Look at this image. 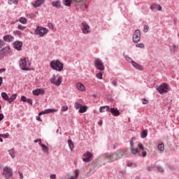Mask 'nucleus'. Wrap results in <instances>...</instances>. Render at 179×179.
<instances>
[{
  "label": "nucleus",
  "instance_id": "53",
  "mask_svg": "<svg viewBox=\"0 0 179 179\" xmlns=\"http://www.w3.org/2000/svg\"><path fill=\"white\" fill-rule=\"evenodd\" d=\"M3 44H4L3 41H0V48H1Z\"/></svg>",
  "mask_w": 179,
  "mask_h": 179
},
{
  "label": "nucleus",
  "instance_id": "10",
  "mask_svg": "<svg viewBox=\"0 0 179 179\" xmlns=\"http://www.w3.org/2000/svg\"><path fill=\"white\" fill-rule=\"evenodd\" d=\"M134 43H139L141 41V31L136 29L133 34Z\"/></svg>",
  "mask_w": 179,
  "mask_h": 179
},
{
  "label": "nucleus",
  "instance_id": "20",
  "mask_svg": "<svg viewBox=\"0 0 179 179\" xmlns=\"http://www.w3.org/2000/svg\"><path fill=\"white\" fill-rule=\"evenodd\" d=\"M44 1L45 0H36L35 1V3L33 5L34 8H38L41 6V5H43V3H44Z\"/></svg>",
  "mask_w": 179,
  "mask_h": 179
},
{
  "label": "nucleus",
  "instance_id": "12",
  "mask_svg": "<svg viewBox=\"0 0 179 179\" xmlns=\"http://www.w3.org/2000/svg\"><path fill=\"white\" fill-rule=\"evenodd\" d=\"M92 157H93V155L90 153V152H87L84 154V158L83 160V162H85V163H89V162H92Z\"/></svg>",
  "mask_w": 179,
  "mask_h": 179
},
{
  "label": "nucleus",
  "instance_id": "44",
  "mask_svg": "<svg viewBox=\"0 0 179 179\" xmlns=\"http://www.w3.org/2000/svg\"><path fill=\"white\" fill-rule=\"evenodd\" d=\"M156 8H157V4H153L150 6L151 10H154Z\"/></svg>",
  "mask_w": 179,
  "mask_h": 179
},
{
  "label": "nucleus",
  "instance_id": "13",
  "mask_svg": "<svg viewBox=\"0 0 179 179\" xmlns=\"http://www.w3.org/2000/svg\"><path fill=\"white\" fill-rule=\"evenodd\" d=\"M0 54H3V55H8L10 54V46H6L1 51Z\"/></svg>",
  "mask_w": 179,
  "mask_h": 179
},
{
  "label": "nucleus",
  "instance_id": "58",
  "mask_svg": "<svg viewBox=\"0 0 179 179\" xmlns=\"http://www.w3.org/2000/svg\"><path fill=\"white\" fill-rule=\"evenodd\" d=\"M132 162H128L127 163V166H129V167H131V166H132Z\"/></svg>",
  "mask_w": 179,
  "mask_h": 179
},
{
  "label": "nucleus",
  "instance_id": "60",
  "mask_svg": "<svg viewBox=\"0 0 179 179\" xmlns=\"http://www.w3.org/2000/svg\"><path fill=\"white\" fill-rule=\"evenodd\" d=\"M130 145H131V148H134V141H131Z\"/></svg>",
  "mask_w": 179,
  "mask_h": 179
},
{
  "label": "nucleus",
  "instance_id": "8",
  "mask_svg": "<svg viewBox=\"0 0 179 179\" xmlns=\"http://www.w3.org/2000/svg\"><path fill=\"white\" fill-rule=\"evenodd\" d=\"M94 65L95 68L99 69V71H104V69H106V67H104V64H103V62H101V59H96L94 60Z\"/></svg>",
  "mask_w": 179,
  "mask_h": 179
},
{
  "label": "nucleus",
  "instance_id": "46",
  "mask_svg": "<svg viewBox=\"0 0 179 179\" xmlns=\"http://www.w3.org/2000/svg\"><path fill=\"white\" fill-rule=\"evenodd\" d=\"M26 103H28L29 104H33V100L27 99Z\"/></svg>",
  "mask_w": 179,
  "mask_h": 179
},
{
  "label": "nucleus",
  "instance_id": "39",
  "mask_svg": "<svg viewBox=\"0 0 179 179\" xmlns=\"http://www.w3.org/2000/svg\"><path fill=\"white\" fill-rule=\"evenodd\" d=\"M138 148H139L140 150H145V148L143 147V145L141 143L138 144Z\"/></svg>",
  "mask_w": 179,
  "mask_h": 179
},
{
  "label": "nucleus",
  "instance_id": "32",
  "mask_svg": "<svg viewBox=\"0 0 179 179\" xmlns=\"http://www.w3.org/2000/svg\"><path fill=\"white\" fill-rule=\"evenodd\" d=\"M81 107H82V104H80L78 102H76L74 103V108H76V110H80Z\"/></svg>",
  "mask_w": 179,
  "mask_h": 179
},
{
  "label": "nucleus",
  "instance_id": "56",
  "mask_svg": "<svg viewBox=\"0 0 179 179\" xmlns=\"http://www.w3.org/2000/svg\"><path fill=\"white\" fill-rule=\"evenodd\" d=\"M153 169V166H148V171H152V169Z\"/></svg>",
  "mask_w": 179,
  "mask_h": 179
},
{
  "label": "nucleus",
  "instance_id": "15",
  "mask_svg": "<svg viewBox=\"0 0 179 179\" xmlns=\"http://www.w3.org/2000/svg\"><path fill=\"white\" fill-rule=\"evenodd\" d=\"M58 110L57 109H46L44 111L40 112L39 115H43V114H50V113H57Z\"/></svg>",
  "mask_w": 179,
  "mask_h": 179
},
{
  "label": "nucleus",
  "instance_id": "22",
  "mask_svg": "<svg viewBox=\"0 0 179 179\" xmlns=\"http://www.w3.org/2000/svg\"><path fill=\"white\" fill-rule=\"evenodd\" d=\"M110 113L113 114V115H115V117H118V115H120V110H118V109H115L114 108H112L110 109Z\"/></svg>",
  "mask_w": 179,
  "mask_h": 179
},
{
  "label": "nucleus",
  "instance_id": "18",
  "mask_svg": "<svg viewBox=\"0 0 179 179\" xmlns=\"http://www.w3.org/2000/svg\"><path fill=\"white\" fill-rule=\"evenodd\" d=\"M4 41H7V43H12L15 40V38L10 35H6L3 36Z\"/></svg>",
  "mask_w": 179,
  "mask_h": 179
},
{
  "label": "nucleus",
  "instance_id": "64",
  "mask_svg": "<svg viewBox=\"0 0 179 179\" xmlns=\"http://www.w3.org/2000/svg\"><path fill=\"white\" fill-rule=\"evenodd\" d=\"M0 142H3V139H2V137L0 136Z\"/></svg>",
  "mask_w": 179,
  "mask_h": 179
},
{
  "label": "nucleus",
  "instance_id": "9",
  "mask_svg": "<svg viewBox=\"0 0 179 179\" xmlns=\"http://www.w3.org/2000/svg\"><path fill=\"white\" fill-rule=\"evenodd\" d=\"M3 176H5L6 178H10L13 176V172L10 168L6 166L3 169Z\"/></svg>",
  "mask_w": 179,
  "mask_h": 179
},
{
  "label": "nucleus",
  "instance_id": "24",
  "mask_svg": "<svg viewBox=\"0 0 179 179\" xmlns=\"http://www.w3.org/2000/svg\"><path fill=\"white\" fill-rule=\"evenodd\" d=\"M106 111H110V106H101L99 108L100 113H106Z\"/></svg>",
  "mask_w": 179,
  "mask_h": 179
},
{
  "label": "nucleus",
  "instance_id": "23",
  "mask_svg": "<svg viewBox=\"0 0 179 179\" xmlns=\"http://www.w3.org/2000/svg\"><path fill=\"white\" fill-rule=\"evenodd\" d=\"M131 64L134 68H136V69H138L139 71H142V69H143V68H142V66L139 65L138 63L134 61H131Z\"/></svg>",
  "mask_w": 179,
  "mask_h": 179
},
{
  "label": "nucleus",
  "instance_id": "25",
  "mask_svg": "<svg viewBox=\"0 0 179 179\" xmlns=\"http://www.w3.org/2000/svg\"><path fill=\"white\" fill-rule=\"evenodd\" d=\"M87 111V106H81V107L78 110V113H86Z\"/></svg>",
  "mask_w": 179,
  "mask_h": 179
},
{
  "label": "nucleus",
  "instance_id": "59",
  "mask_svg": "<svg viewBox=\"0 0 179 179\" xmlns=\"http://www.w3.org/2000/svg\"><path fill=\"white\" fill-rule=\"evenodd\" d=\"M19 174H20V179H22L23 178V173L20 172Z\"/></svg>",
  "mask_w": 179,
  "mask_h": 179
},
{
  "label": "nucleus",
  "instance_id": "33",
  "mask_svg": "<svg viewBox=\"0 0 179 179\" xmlns=\"http://www.w3.org/2000/svg\"><path fill=\"white\" fill-rule=\"evenodd\" d=\"M158 149L161 152H163V150H164V143L159 144L158 145Z\"/></svg>",
  "mask_w": 179,
  "mask_h": 179
},
{
  "label": "nucleus",
  "instance_id": "1",
  "mask_svg": "<svg viewBox=\"0 0 179 179\" xmlns=\"http://www.w3.org/2000/svg\"><path fill=\"white\" fill-rule=\"evenodd\" d=\"M106 160H108L109 163H113V162H117L122 157H128V149H120L115 152L107 153L103 155Z\"/></svg>",
  "mask_w": 179,
  "mask_h": 179
},
{
  "label": "nucleus",
  "instance_id": "14",
  "mask_svg": "<svg viewBox=\"0 0 179 179\" xmlns=\"http://www.w3.org/2000/svg\"><path fill=\"white\" fill-rule=\"evenodd\" d=\"M76 86L77 90H79V92H86V87H85L83 84L77 83Z\"/></svg>",
  "mask_w": 179,
  "mask_h": 179
},
{
  "label": "nucleus",
  "instance_id": "45",
  "mask_svg": "<svg viewBox=\"0 0 179 179\" xmlns=\"http://www.w3.org/2000/svg\"><path fill=\"white\" fill-rule=\"evenodd\" d=\"M157 169L158 171H159V173H163V171H164V170H163L162 166H157Z\"/></svg>",
  "mask_w": 179,
  "mask_h": 179
},
{
  "label": "nucleus",
  "instance_id": "30",
  "mask_svg": "<svg viewBox=\"0 0 179 179\" xmlns=\"http://www.w3.org/2000/svg\"><path fill=\"white\" fill-rule=\"evenodd\" d=\"M17 97L16 94H13L8 99V103H12Z\"/></svg>",
  "mask_w": 179,
  "mask_h": 179
},
{
  "label": "nucleus",
  "instance_id": "4",
  "mask_svg": "<svg viewBox=\"0 0 179 179\" xmlns=\"http://www.w3.org/2000/svg\"><path fill=\"white\" fill-rule=\"evenodd\" d=\"M35 33L38 36H40V37H44V36L48 33V29L43 27H37Z\"/></svg>",
  "mask_w": 179,
  "mask_h": 179
},
{
  "label": "nucleus",
  "instance_id": "29",
  "mask_svg": "<svg viewBox=\"0 0 179 179\" xmlns=\"http://www.w3.org/2000/svg\"><path fill=\"white\" fill-rule=\"evenodd\" d=\"M39 145L43 148V152H48V150H49L48 147H47L45 145L41 143V142L39 143Z\"/></svg>",
  "mask_w": 179,
  "mask_h": 179
},
{
  "label": "nucleus",
  "instance_id": "57",
  "mask_svg": "<svg viewBox=\"0 0 179 179\" xmlns=\"http://www.w3.org/2000/svg\"><path fill=\"white\" fill-rule=\"evenodd\" d=\"M34 142H35V143H37V142H39V143H40V142H41V139L34 140Z\"/></svg>",
  "mask_w": 179,
  "mask_h": 179
},
{
  "label": "nucleus",
  "instance_id": "52",
  "mask_svg": "<svg viewBox=\"0 0 179 179\" xmlns=\"http://www.w3.org/2000/svg\"><path fill=\"white\" fill-rule=\"evenodd\" d=\"M148 103H149V101H148V100H146V99L143 100V104H148Z\"/></svg>",
  "mask_w": 179,
  "mask_h": 179
},
{
  "label": "nucleus",
  "instance_id": "6",
  "mask_svg": "<svg viewBox=\"0 0 179 179\" xmlns=\"http://www.w3.org/2000/svg\"><path fill=\"white\" fill-rule=\"evenodd\" d=\"M50 83L52 85H55V86H60L62 83V78L61 77H56L55 75H53L50 78Z\"/></svg>",
  "mask_w": 179,
  "mask_h": 179
},
{
  "label": "nucleus",
  "instance_id": "35",
  "mask_svg": "<svg viewBox=\"0 0 179 179\" xmlns=\"http://www.w3.org/2000/svg\"><path fill=\"white\" fill-rule=\"evenodd\" d=\"M0 136H1V138H3L4 139H6L7 138H9V134L8 133H6L5 134H0Z\"/></svg>",
  "mask_w": 179,
  "mask_h": 179
},
{
  "label": "nucleus",
  "instance_id": "27",
  "mask_svg": "<svg viewBox=\"0 0 179 179\" xmlns=\"http://www.w3.org/2000/svg\"><path fill=\"white\" fill-rule=\"evenodd\" d=\"M8 5H17L19 3V0H8Z\"/></svg>",
  "mask_w": 179,
  "mask_h": 179
},
{
  "label": "nucleus",
  "instance_id": "54",
  "mask_svg": "<svg viewBox=\"0 0 179 179\" xmlns=\"http://www.w3.org/2000/svg\"><path fill=\"white\" fill-rule=\"evenodd\" d=\"M5 71H6V69H0V73H3V72H5Z\"/></svg>",
  "mask_w": 179,
  "mask_h": 179
},
{
  "label": "nucleus",
  "instance_id": "55",
  "mask_svg": "<svg viewBox=\"0 0 179 179\" xmlns=\"http://www.w3.org/2000/svg\"><path fill=\"white\" fill-rule=\"evenodd\" d=\"M3 120V114L1 113L0 114V121H2Z\"/></svg>",
  "mask_w": 179,
  "mask_h": 179
},
{
  "label": "nucleus",
  "instance_id": "16",
  "mask_svg": "<svg viewBox=\"0 0 179 179\" xmlns=\"http://www.w3.org/2000/svg\"><path fill=\"white\" fill-rule=\"evenodd\" d=\"M44 93H45V91L43 89H36L33 91L34 96H40V94H44Z\"/></svg>",
  "mask_w": 179,
  "mask_h": 179
},
{
  "label": "nucleus",
  "instance_id": "26",
  "mask_svg": "<svg viewBox=\"0 0 179 179\" xmlns=\"http://www.w3.org/2000/svg\"><path fill=\"white\" fill-rule=\"evenodd\" d=\"M52 5L54 6V8H61V1H52Z\"/></svg>",
  "mask_w": 179,
  "mask_h": 179
},
{
  "label": "nucleus",
  "instance_id": "51",
  "mask_svg": "<svg viewBox=\"0 0 179 179\" xmlns=\"http://www.w3.org/2000/svg\"><path fill=\"white\" fill-rule=\"evenodd\" d=\"M112 83H113V86H117V80H113Z\"/></svg>",
  "mask_w": 179,
  "mask_h": 179
},
{
  "label": "nucleus",
  "instance_id": "63",
  "mask_svg": "<svg viewBox=\"0 0 179 179\" xmlns=\"http://www.w3.org/2000/svg\"><path fill=\"white\" fill-rule=\"evenodd\" d=\"M3 58V54H0V59H2Z\"/></svg>",
  "mask_w": 179,
  "mask_h": 179
},
{
  "label": "nucleus",
  "instance_id": "43",
  "mask_svg": "<svg viewBox=\"0 0 179 179\" xmlns=\"http://www.w3.org/2000/svg\"><path fill=\"white\" fill-rule=\"evenodd\" d=\"M27 101V98L25 96H21V101H23L24 103H26Z\"/></svg>",
  "mask_w": 179,
  "mask_h": 179
},
{
  "label": "nucleus",
  "instance_id": "37",
  "mask_svg": "<svg viewBox=\"0 0 179 179\" xmlns=\"http://www.w3.org/2000/svg\"><path fill=\"white\" fill-rule=\"evenodd\" d=\"M17 29H18V30L23 31V30H24V29H26V27H24V26L22 25V24H18L17 25Z\"/></svg>",
  "mask_w": 179,
  "mask_h": 179
},
{
  "label": "nucleus",
  "instance_id": "38",
  "mask_svg": "<svg viewBox=\"0 0 179 179\" xmlns=\"http://www.w3.org/2000/svg\"><path fill=\"white\" fill-rule=\"evenodd\" d=\"M97 79H103V73H98L96 75Z\"/></svg>",
  "mask_w": 179,
  "mask_h": 179
},
{
  "label": "nucleus",
  "instance_id": "31",
  "mask_svg": "<svg viewBox=\"0 0 179 179\" xmlns=\"http://www.w3.org/2000/svg\"><path fill=\"white\" fill-rule=\"evenodd\" d=\"M68 144H69V146L72 152L73 149V143L72 142V140H68Z\"/></svg>",
  "mask_w": 179,
  "mask_h": 179
},
{
  "label": "nucleus",
  "instance_id": "7",
  "mask_svg": "<svg viewBox=\"0 0 179 179\" xmlns=\"http://www.w3.org/2000/svg\"><path fill=\"white\" fill-rule=\"evenodd\" d=\"M157 90L160 94H163V93H167V92H169V85L167 83H162L159 86Z\"/></svg>",
  "mask_w": 179,
  "mask_h": 179
},
{
  "label": "nucleus",
  "instance_id": "42",
  "mask_svg": "<svg viewBox=\"0 0 179 179\" xmlns=\"http://www.w3.org/2000/svg\"><path fill=\"white\" fill-rule=\"evenodd\" d=\"M141 136L142 138H146V136H148V131H143L141 133Z\"/></svg>",
  "mask_w": 179,
  "mask_h": 179
},
{
  "label": "nucleus",
  "instance_id": "21",
  "mask_svg": "<svg viewBox=\"0 0 179 179\" xmlns=\"http://www.w3.org/2000/svg\"><path fill=\"white\" fill-rule=\"evenodd\" d=\"M17 22H20L22 24H27V19L24 17H21L19 20H15L16 23H17Z\"/></svg>",
  "mask_w": 179,
  "mask_h": 179
},
{
  "label": "nucleus",
  "instance_id": "49",
  "mask_svg": "<svg viewBox=\"0 0 179 179\" xmlns=\"http://www.w3.org/2000/svg\"><path fill=\"white\" fill-rule=\"evenodd\" d=\"M55 178H57V175L55 174L50 175V179H55Z\"/></svg>",
  "mask_w": 179,
  "mask_h": 179
},
{
  "label": "nucleus",
  "instance_id": "28",
  "mask_svg": "<svg viewBox=\"0 0 179 179\" xmlns=\"http://www.w3.org/2000/svg\"><path fill=\"white\" fill-rule=\"evenodd\" d=\"M1 97H3V99H4V100H6V101H9V96H8V94H6V92L1 93Z\"/></svg>",
  "mask_w": 179,
  "mask_h": 179
},
{
  "label": "nucleus",
  "instance_id": "41",
  "mask_svg": "<svg viewBox=\"0 0 179 179\" xmlns=\"http://www.w3.org/2000/svg\"><path fill=\"white\" fill-rule=\"evenodd\" d=\"M148 30H149V26L144 25V29H143L144 33H148Z\"/></svg>",
  "mask_w": 179,
  "mask_h": 179
},
{
  "label": "nucleus",
  "instance_id": "61",
  "mask_svg": "<svg viewBox=\"0 0 179 179\" xmlns=\"http://www.w3.org/2000/svg\"><path fill=\"white\" fill-rule=\"evenodd\" d=\"M2 81H3L2 77H0V86L1 85H2Z\"/></svg>",
  "mask_w": 179,
  "mask_h": 179
},
{
  "label": "nucleus",
  "instance_id": "17",
  "mask_svg": "<svg viewBox=\"0 0 179 179\" xmlns=\"http://www.w3.org/2000/svg\"><path fill=\"white\" fill-rule=\"evenodd\" d=\"M22 45L23 43L20 41H15L14 43V48H15V50H17V51H20V50H22Z\"/></svg>",
  "mask_w": 179,
  "mask_h": 179
},
{
  "label": "nucleus",
  "instance_id": "34",
  "mask_svg": "<svg viewBox=\"0 0 179 179\" xmlns=\"http://www.w3.org/2000/svg\"><path fill=\"white\" fill-rule=\"evenodd\" d=\"M9 155L11 156L12 159H15V150H10Z\"/></svg>",
  "mask_w": 179,
  "mask_h": 179
},
{
  "label": "nucleus",
  "instance_id": "50",
  "mask_svg": "<svg viewBox=\"0 0 179 179\" xmlns=\"http://www.w3.org/2000/svg\"><path fill=\"white\" fill-rule=\"evenodd\" d=\"M157 8H158V10H162V6H160V4H157Z\"/></svg>",
  "mask_w": 179,
  "mask_h": 179
},
{
  "label": "nucleus",
  "instance_id": "5",
  "mask_svg": "<svg viewBox=\"0 0 179 179\" xmlns=\"http://www.w3.org/2000/svg\"><path fill=\"white\" fill-rule=\"evenodd\" d=\"M72 1L76 2L77 5H80L81 6H83V5H85L87 0H64V5L66 6H71Z\"/></svg>",
  "mask_w": 179,
  "mask_h": 179
},
{
  "label": "nucleus",
  "instance_id": "48",
  "mask_svg": "<svg viewBox=\"0 0 179 179\" xmlns=\"http://www.w3.org/2000/svg\"><path fill=\"white\" fill-rule=\"evenodd\" d=\"M146 155H148V152H146V151H143L142 152V157H146Z\"/></svg>",
  "mask_w": 179,
  "mask_h": 179
},
{
  "label": "nucleus",
  "instance_id": "62",
  "mask_svg": "<svg viewBox=\"0 0 179 179\" xmlns=\"http://www.w3.org/2000/svg\"><path fill=\"white\" fill-rule=\"evenodd\" d=\"M99 125H103V121L102 120H101L100 122H99Z\"/></svg>",
  "mask_w": 179,
  "mask_h": 179
},
{
  "label": "nucleus",
  "instance_id": "11",
  "mask_svg": "<svg viewBox=\"0 0 179 179\" xmlns=\"http://www.w3.org/2000/svg\"><path fill=\"white\" fill-rule=\"evenodd\" d=\"M81 29L83 34H89L90 33V26L86 22H82Z\"/></svg>",
  "mask_w": 179,
  "mask_h": 179
},
{
  "label": "nucleus",
  "instance_id": "36",
  "mask_svg": "<svg viewBox=\"0 0 179 179\" xmlns=\"http://www.w3.org/2000/svg\"><path fill=\"white\" fill-rule=\"evenodd\" d=\"M136 47H137L138 48H145V44L138 43L136 45Z\"/></svg>",
  "mask_w": 179,
  "mask_h": 179
},
{
  "label": "nucleus",
  "instance_id": "3",
  "mask_svg": "<svg viewBox=\"0 0 179 179\" xmlns=\"http://www.w3.org/2000/svg\"><path fill=\"white\" fill-rule=\"evenodd\" d=\"M31 63L29 59L24 58L21 59L20 61V66L22 71H30V66Z\"/></svg>",
  "mask_w": 179,
  "mask_h": 179
},
{
  "label": "nucleus",
  "instance_id": "47",
  "mask_svg": "<svg viewBox=\"0 0 179 179\" xmlns=\"http://www.w3.org/2000/svg\"><path fill=\"white\" fill-rule=\"evenodd\" d=\"M36 118L37 121H39V122H41L43 121V120H41V117H40L39 115L38 116H36Z\"/></svg>",
  "mask_w": 179,
  "mask_h": 179
},
{
  "label": "nucleus",
  "instance_id": "2",
  "mask_svg": "<svg viewBox=\"0 0 179 179\" xmlns=\"http://www.w3.org/2000/svg\"><path fill=\"white\" fill-rule=\"evenodd\" d=\"M50 67L54 71H58L61 72L64 69V64L61 63L59 60H52L50 63Z\"/></svg>",
  "mask_w": 179,
  "mask_h": 179
},
{
  "label": "nucleus",
  "instance_id": "40",
  "mask_svg": "<svg viewBox=\"0 0 179 179\" xmlns=\"http://www.w3.org/2000/svg\"><path fill=\"white\" fill-rule=\"evenodd\" d=\"M61 111H63V112L68 111V106L65 105V106H62Z\"/></svg>",
  "mask_w": 179,
  "mask_h": 179
},
{
  "label": "nucleus",
  "instance_id": "19",
  "mask_svg": "<svg viewBox=\"0 0 179 179\" xmlns=\"http://www.w3.org/2000/svg\"><path fill=\"white\" fill-rule=\"evenodd\" d=\"M139 150L138 148H135V147H131V155H134V156H136V155L138 154V156H141V154L139 153Z\"/></svg>",
  "mask_w": 179,
  "mask_h": 179
}]
</instances>
